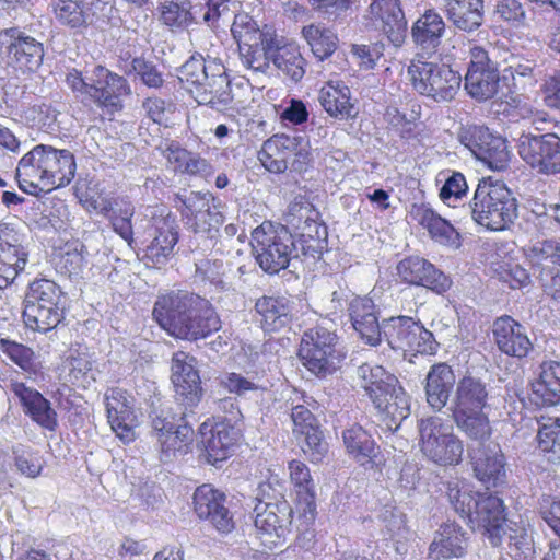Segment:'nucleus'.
Returning <instances> with one entry per match:
<instances>
[{
    "mask_svg": "<svg viewBox=\"0 0 560 560\" xmlns=\"http://www.w3.org/2000/svg\"><path fill=\"white\" fill-rule=\"evenodd\" d=\"M153 317L168 335L186 340L207 338L221 322L210 302L187 291H172L158 298Z\"/></svg>",
    "mask_w": 560,
    "mask_h": 560,
    "instance_id": "obj_1",
    "label": "nucleus"
},
{
    "mask_svg": "<svg viewBox=\"0 0 560 560\" xmlns=\"http://www.w3.org/2000/svg\"><path fill=\"white\" fill-rule=\"evenodd\" d=\"M77 168L75 155L70 150L36 144L19 160L15 179L21 190L37 196L67 187Z\"/></svg>",
    "mask_w": 560,
    "mask_h": 560,
    "instance_id": "obj_2",
    "label": "nucleus"
},
{
    "mask_svg": "<svg viewBox=\"0 0 560 560\" xmlns=\"http://www.w3.org/2000/svg\"><path fill=\"white\" fill-rule=\"evenodd\" d=\"M179 80L200 105L223 112L232 102L225 68L217 58L190 57L179 70Z\"/></svg>",
    "mask_w": 560,
    "mask_h": 560,
    "instance_id": "obj_3",
    "label": "nucleus"
},
{
    "mask_svg": "<svg viewBox=\"0 0 560 560\" xmlns=\"http://www.w3.org/2000/svg\"><path fill=\"white\" fill-rule=\"evenodd\" d=\"M471 219L491 231L508 229L517 218V200L501 180L482 178L469 202Z\"/></svg>",
    "mask_w": 560,
    "mask_h": 560,
    "instance_id": "obj_4",
    "label": "nucleus"
},
{
    "mask_svg": "<svg viewBox=\"0 0 560 560\" xmlns=\"http://www.w3.org/2000/svg\"><path fill=\"white\" fill-rule=\"evenodd\" d=\"M469 524L474 528L482 529L493 546L500 545L503 537H506L510 544L514 545L517 549H523L530 544L528 529L523 522L517 524L510 521L508 524L503 500L498 495L490 493L478 494Z\"/></svg>",
    "mask_w": 560,
    "mask_h": 560,
    "instance_id": "obj_5",
    "label": "nucleus"
},
{
    "mask_svg": "<svg viewBox=\"0 0 560 560\" xmlns=\"http://www.w3.org/2000/svg\"><path fill=\"white\" fill-rule=\"evenodd\" d=\"M417 428L418 447L428 462L442 467L455 466L462 462L464 444L448 420L430 416L421 418Z\"/></svg>",
    "mask_w": 560,
    "mask_h": 560,
    "instance_id": "obj_6",
    "label": "nucleus"
},
{
    "mask_svg": "<svg viewBox=\"0 0 560 560\" xmlns=\"http://www.w3.org/2000/svg\"><path fill=\"white\" fill-rule=\"evenodd\" d=\"M68 86L83 100L93 101L112 112L121 108V97L131 93L127 80L108 69L96 66L91 73L82 77L75 69L68 72Z\"/></svg>",
    "mask_w": 560,
    "mask_h": 560,
    "instance_id": "obj_7",
    "label": "nucleus"
},
{
    "mask_svg": "<svg viewBox=\"0 0 560 560\" xmlns=\"http://www.w3.org/2000/svg\"><path fill=\"white\" fill-rule=\"evenodd\" d=\"M412 89L435 102H448L459 91L462 77L445 63L415 58L407 68Z\"/></svg>",
    "mask_w": 560,
    "mask_h": 560,
    "instance_id": "obj_8",
    "label": "nucleus"
},
{
    "mask_svg": "<svg viewBox=\"0 0 560 560\" xmlns=\"http://www.w3.org/2000/svg\"><path fill=\"white\" fill-rule=\"evenodd\" d=\"M337 340L336 334L323 326L304 331L299 350L303 365L319 377L332 374L345 358Z\"/></svg>",
    "mask_w": 560,
    "mask_h": 560,
    "instance_id": "obj_9",
    "label": "nucleus"
},
{
    "mask_svg": "<svg viewBox=\"0 0 560 560\" xmlns=\"http://www.w3.org/2000/svg\"><path fill=\"white\" fill-rule=\"evenodd\" d=\"M250 244L258 265L269 273L288 267L294 249L291 233L284 226L275 228L269 222L253 231Z\"/></svg>",
    "mask_w": 560,
    "mask_h": 560,
    "instance_id": "obj_10",
    "label": "nucleus"
},
{
    "mask_svg": "<svg viewBox=\"0 0 560 560\" xmlns=\"http://www.w3.org/2000/svg\"><path fill=\"white\" fill-rule=\"evenodd\" d=\"M404 354H434L439 347L433 334L409 316H393L383 320L382 341Z\"/></svg>",
    "mask_w": 560,
    "mask_h": 560,
    "instance_id": "obj_11",
    "label": "nucleus"
},
{
    "mask_svg": "<svg viewBox=\"0 0 560 560\" xmlns=\"http://www.w3.org/2000/svg\"><path fill=\"white\" fill-rule=\"evenodd\" d=\"M310 156L308 140L302 136L275 135L266 140L258 152L262 166L271 173H283L289 161L305 164Z\"/></svg>",
    "mask_w": 560,
    "mask_h": 560,
    "instance_id": "obj_12",
    "label": "nucleus"
},
{
    "mask_svg": "<svg viewBox=\"0 0 560 560\" xmlns=\"http://www.w3.org/2000/svg\"><path fill=\"white\" fill-rule=\"evenodd\" d=\"M460 142L471 153L493 171H503L510 162V151L505 140L495 136L487 127L468 126L459 135Z\"/></svg>",
    "mask_w": 560,
    "mask_h": 560,
    "instance_id": "obj_13",
    "label": "nucleus"
},
{
    "mask_svg": "<svg viewBox=\"0 0 560 560\" xmlns=\"http://www.w3.org/2000/svg\"><path fill=\"white\" fill-rule=\"evenodd\" d=\"M144 215L150 218V235L153 236L145 256L155 266L164 265L178 242L176 218L164 207H148Z\"/></svg>",
    "mask_w": 560,
    "mask_h": 560,
    "instance_id": "obj_14",
    "label": "nucleus"
},
{
    "mask_svg": "<svg viewBox=\"0 0 560 560\" xmlns=\"http://www.w3.org/2000/svg\"><path fill=\"white\" fill-rule=\"evenodd\" d=\"M469 55L464 84L467 93L478 101L492 98L499 88V62L492 61L489 52L477 45L470 48Z\"/></svg>",
    "mask_w": 560,
    "mask_h": 560,
    "instance_id": "obj_15",
    "label": "nucleus"
},
{
    "mask_svg": "<svg viewBox=\"0 0 560 560\" xmlns=\"http://www.w3.org/2000/svg\"><path fill=\"white\" fill-rule=\"evenodd\" d=\"M518 154L539 173H560V138L555 133L522 135L518 140Z\"/></svg>",
    "mask_w": 560,
    "mask_h": 560,
    "instance_id": "obj_16",
    "label": "nucleus"
},
{
    "mask_svg": "<svg viewBox=\"0 0 560 560\" xmlns=\"http://www.w3.org/2000/svg\"><path fill=\"white\" fill-rule=\"evenodd\" d=\"M0 54L9 65L22 71H34L43 62L42 43L12 27L0 32Z\"/></svg>",
    "mask_w": 560,
    "mask_h": 560,
    "instance_id": "obj_17",
    "label": "nucleus"
},
{
    "mask_svg": "<svg viewBox=\"0 0 560 560\" xmlns=\"http://www.w3.org/2000/svg\"><path fill=\"white\" fill-rule=\"evenodd\" d=\"M255 527L262 544L268 548L277 547L289 533L292 522V509L285 502L271 503L259 501L255 506Z\"/></svg>",
    "mask_w": 560,
    "mask_h": 560,
    "instance_id": "obj_18",
    "label": "nucleus"
},
{
    "mask_svg": "<svg viewBox=\"0 0 560 560\" xmlns=\"http://www.w3.org/2000/svg\"><path fill=\"white\" fill-rule=\"evenodd\" d=\"M24 236L10 223H0V289H5L26 265Z\"/></svg>",
    "mask_w": 560,
    "mask_h": 560,
    "instance_id": "obj_19",
    "label": "nucleus"
},
{
    "mask_svg": "<svg viewBox=\"0 0 560 560\" xmlns=\"http://www.w3.org/2000/svg\"><path fill=\"white\" fill-rule=\"evenodd\" d=\"M108 423L116 436L124 443L135 441V429L139 424L135 399L126 390L112 388L105 396Z\"/></svg>",
    "mask_w": 560,
    "mask_h": 560,
    "instance_id": "obj_20",
    "label": "nucleus"
},
{
    "mask_svg": "<svg viewBox=\"0 0 560 560\" xmlns=\"http://www.w3.org/2000/svg\"><path fill=\"white\" fill-rule=\"evenodd\" d=\"M210 194L191 191L183 199L182 211L186 225L196 234H208L212 240L213 232L223 223L221 211L212 205Z\"/></svg>",
    "mask_w": 560,
    "mask_h": 560,
    "instance_id": "obj_21",
    "label": "nucleus"
},
{
    "mask_svg": "<svg viewBox=\"0 0 560 560\" xmlns=\"http://www.w3.org/2000/svg\"><path fill=\"white\" fill-rule=\"evenodd\" d=\"M399 279L411 285L424 287L438 294L446 292L452 281L433 264L420 256H409L396 266Z\"/></svg>",
    "mask_w": 560,
    "mask_h": 560,
    "instance_id": "obj_22",
    "label": "nucleus"
},
{
    "mask_svg": "<svg viewBox=\"0 0 560 560\" xmlns=\"http://www.w3.org/2000/svg\"><path fill=\"white\" fill-rule=\"evenodd\" d=\"M237 431L224 421L206 420L199 428V444L207 462L214 465L226 459L237 441Z\"/></svg>",
    "mask_w": 560,
    "mask_h": 560,
    "instance_id": "obj_23",
    "label": "nucleus"
},
{
    "mask_svg": "<svg viewBox=\"0 0 560 560\" xmlns=\"http://www.w3.org/2000/svg\"><path fill=\"white\" fill-rule=\"evenodd\" d=\"M366 18L395 47L401 46L405 42L407 22L398 0H373Z\"/></svg>",
    "mask_w": 560,
    "mask_h": 560,
    "instance_id": "obj_24",
    "label": "nucleus"
},
{
    "mask_svg": "<svg viewBox=\"0 0 560 560\" xmlns=\"http://www.w3.org/2000/svg\"><path fill=\"white\" fill-rule=\"evenodd\" d=\"M224 502L225 494L211 485H202L194 493V508L199 518L208 520L221 533H229L234 522Z\"/></svg>",
    "mask_w": 560,
    "mask_h": 560,
    "instance_id": "obj_25",
    "label": "nucleus"
},
{
    "mask_svg": "<svg viewBox=\"0 0 560 560\" xmlns=\"http://www.w3.org/2000/svg\"><path fill=\"white\" fill-rule=\"evenodd\" d=\"M171 380L176 394L187 406H196L201 398L200 376L196 369V359L184 352L173 354Z\"/></svg>",
    "mask_w": 560,
    "mask_h": 560,
    "instance_id": "obj_26",
    "label": "nucleus"
},
{
    "mask_svg": "<svg viewBox=\"0 0 560 560\" xmlns=\"http://www.w3.org/2000/svg\"><path fill=\"white\" fill-rule=\"evenodd\" d=\"M492 332L499 350L506 355L522 359L533 349L525 327L510 316L497 318Z\"/></svg>",
    "mask_w": 560,
    "mask_h": 560,
    "instance_id": "obj_27",
    "label": "nucleus"
},
{
    "mask_svg": "<svg viewBox=\"0 0 560 560\" xmlns=\"http://www.w3.org/2000/svg\"><path fill=\"white\" fill-rule=\"evenodd\" d=\"M353 328L370 346L382 342L383 322L378 323L375 305L368 296H352L348 305Z\"/></svg>",
    "mask_w": 560,
    "mask_h": 560,
    "instance_id": "obj_28",
    "label": "nucleus"
},
{
    "mask_svg": "<svg viewBox=\"0 0 560 560\" xmlns=\"http://www.w3.org/2000/svg\"><path fill=\"white\" fill-rule=\"evenodd\" d=\"M373 405L389 431H396L410 415L409 397L399 382L381 395H373Z\"/></svg>",
    "mask_w": 560,
    "mask_h": 560,
    "instance_id": "obj_29",
    "label": "nucleus"
},
{
    "mask_svg": "<svg viewBox=\"0 0 560 560\" xmlns=\"http://www.w3.org/2000/svg\"><path fill=\"white\" fill-rule=\"evenodd\" d=\"M11 389L20 399L24 411L42 428L55 431L58 425L57 412L39 392L27 387L21 382L11 384Z\"/></svg>",
    "mask_w": 560,
    "mask_h": 560,
    "instance_id": "obj_30",
    "label": "nucleus"
},
{
    "mask_svg": "<svg viewBox=\"0 0 560 560\" xmlns=\"http://www.w3.org/2000/svg\"><path fill=\"white\" fill-rule=\"evenodd\" d=\"M476 478L487 488L505 482V458L498 444H489L479 448L472 457Z\"/></svg>",
    "mask_w": 560,
    "mask_h": 560,
    "instance_id": "obj_31",
    "label": "nucleus"
},
{
    "mask_svg": "<svg viewBox=\"0 0 560 560\" xmlns=\"http://www.w3.org/2000/svg\"><path fill=\"white\" fill-rule=\"evenodd\" d=\"M58 22L70 28H83L94 23L96 11L105 5L101 0H51Z\"/></svg>",
    "mask_w": 560,
    "mask_h": 560,
    "instance_id": "obj_32",
    "label": "nucleus"
},
{
    "mask_svg": "<svg viewBox=\"0 0 560 560\" xmlns=\"http://www.w3.org/2000/svg\"><path fill=\"white\" fill-rule=\"evenodd\" d=\"M467 536L463 528L455 523H444L435 533L429 547L431 560H447L462 558L467 549Z\"/></svg>",
    "mask_w": 560,
    "mask_h": 560,
    "instance_id": "obj_33",
    "label": "nucleus"
},
{
    "mask_svg": "<svg viewBox=\"0 0 560 560\" xmlns=\"http://www.w3.org/2000/svg\"><path fill=\"white\" fill-rule=\"evenodd\" d=\"M231 33L238 49L258 44H262L266 49L276 46L275 32L267 27L260 28L256 21L245 12L235 14Z\"/></svg>",
    "mask_w": 560,
    "mask_h": 560,
    "instance_id": "obj_34",
    "label": "nucleus"
},
{
    "mask_svg": "<svg viewBox=\"0 0 560 560\" xmlns=\"http://www.w3.org/2000/svg\"><path fill=\"white\" fill-rule=\"evenodd\" d=\"M440 5L455 27L471 32L483 21V0H440Z\"/></svg>",
    "mask_w": 560,
    "mask_h": 560,
    "instance_id": "obj_35",
    "label": "nucleus"
},
{
    "mask_svg": "<svg viewBox=\"0 0 560 560\" xmlns=\"http://www.w3.org/2000/svg\"><path fill=\"white\" fill-rule=\"evenodd\" d=\"M411 215L435 242L445 246L457 247L459 245V233L431 208L424 205L413 206Z\"/></svg>",
    "mask_w": 560,
    "mask_h": 560,
    "instance_id": "obj_36",
    "label": "nucleus"
},
{
    "mask_svg": "<svg viewBox=\"0 0 560 560\" xmlns=\"http://www.w3.org/2000/svg\"><path fill=\"white\" fill-rule=\"evenodd\" d=\"M489 393L487 385L472 376L463 377L456 386L453 398V413L474 410H487Z\"/></svg>",
    "mask_w": 560,
    "mask_h": 560,
    "instance_id": "obj_37",
    "label": "nucleus"
},
{
    "mask_svg": "<svg viewBox=\"0 0 560 560\" xmlns=\"http://www.w3.org/2000/svg\"><path fill=\"white\" fill-rule=\"evenodd\" d=\"M455 385V374L445 363L433 365L427 376L425 395L428 404L434 410L446 406Z\"/></svg>",
    "mask_w": 560,
    "mask_h": 560,
    "instance_id": "obj_38",
    "label": "nucleus"
},
{
    "mask_svg": "<svg viewBox=\"0 0 560 560\" xmlns=\"http://www.w3.org/2000/svg\"><path fill=\"white\" fill-rule=\"evenodd\" d=\"M318 101L331 117L347 118L352 115L350 89L339 80L328 81L319 90Z\"/></svg>",
    "mask_w": 560,
    "mask_h": 560,
    "instance_id": "obj_39",
    "label": "nucleus"
},
{
    "mask_svg": "<svg viewBox=\"0 0 560 560\" xmlns=\"http://www.w3.org/2000/svg\"><path fill=\"white\" fill-rule=\"evenodd\" d=\"M525 256L544 280V273L551 275L555 267L560 266V243L556 240L536 241L525 249Z\"/></svg>",
    "mask_w": 560,
    "mask_h": 560,
    "instance_id": "obj_40",
    "label": "nucleus"
},
{
    "mask_svg": "<svg viewBox=\"0 0 560 560\" xmlns=\"http://www.w3.org/2000/svg\"><path fill=\"white\" fill-rule=\"evenodd\" d=\"M271 61L278 70L294 82L300 81L305 74L306 61L295 43L279 45L276 37Z\"/></svg>",
    "mask_w": 560,
    "mask_h": 560,
    "instance_id": "obj_41",
    "label": "nucleus"
},
{
    "mask_svg": "<svg viewBox=\"0 0 560 560\" xmlns=\"http://www.w3.org/2000/svg\"><path fill=\"white\" fill-rule=\"evenodd\" d=\"M255 307L261 317V327L267 331L279 330L289 322L291 307L284 296H262L257 300Z\"/></svg>",
    "mask_w": 560,
    "mask_h": 560,
    "instance_id": "obj_42",
    "label": "nucleus"
},
{
    "mask_svg": "<svg viewBox=\"0 0 560 560\" xmlns=\"http://www.w3.org/2000/svg\"><path fill=\"white\" fill-rule=\"evenodd\" d=\"M445 32L442 16L434 10H427L412 27V36L423 49L434 50Z\"/></svg>",
    "mask_w": 560,
    "mask_h": 560,
    "instance_id": "obj_43",
    "label": "nucleus"
},
{
    "mask_svg": "<svg viewBox=\"0 0 560 560\" xmlns=\"http://www.w3.org/2000/svg\"><path fill=\"white\" fill-rule=\"evenodd\" d=\"M343 444L348 454L360 465L374 462L377 447L371 435L360 425H352L343 434Z\"/></svg>",
    "mask_w": 560,
    "mask_h": 560,
    "instance_id": "obj_44",
    "label": "nucleus"
},
{
    "mask_svg": "<svg viewBox=\"0 0 560 560\" xmlns=\"http://www.w3.org/2000/svg\"><path fill=\"white\" fill-rule=\"evenodd\" d=\"M358 386L373 401V395H381L398 382L396 376L385 371L381 365L364 363L357 370Z\"/></svg>",
    "mask_w": 560,
    "mask_h": 560,
    "instance_id": "obj_45",
    "label": "nucleus"
},
{
    "mask_svg": "<svg viewBox=\"0 0 560 560\" xmlns=\"http://www.w3.org/2000/svg\"><path fill=\"white\" fill-rule=\"evenodd\" d=\"M533 393L545 404L560 401V362L546 361L540 365L539 376L533 383Z\"/></svg>",
    "mask_w": 560,
    "mask_h": 560,
    "instance_id": "obj_46",
    "label": "nucleus"
},
{
    "mask_svg": "<svg viewBox=\"0 0 560 560\" xmlns=\"http://www.w3.org/2000/svg\"><path fill=\"white\" fill-rule=\"evenodd\" d=\"M302 37L311 47L314 56L324 60L331 56L338 47L337 34L320 23H312L302 28Z\"/></svg>",
    "mask_w": 560,
    "mask_h": 560,
    "instance_id": "obj_47",
    "label": "nucleus"
},
{
    "mask_svg": "<svg viewBox=\"0 0 560 560\" xmlns=\"http://www.w3.org/2000/svg\"><path fill=\"white\" fill-rule=\"evenodd\" d=\"M317 213L306 201H295L289 206L287 223L295 228L301 236L313 238L320 236V230H325L317 222Z\"/></svg>",
    "mask_w": 560,
    "mask_h": 560,
    "instance_id": "obj_48",
    "label": "nucleus"
},
{
    "mask_svg": "<svg viewBox=\"0 0 560 560\" xmlns=\"http://www.w3.org/2000/svg\"><path fill=\"white\" fill-rule=\"evenodd\" d=\"M453 416L457 428L469 439L485 442L491 436L492 428L486 410L455 412Z\"/></svg>",
    "mask_w": 560,
    "mask_h": 560,
    "instance_id": "obj_49",
    "label": "nucleus"
},
{
    "mask_svg": "<svg viewBox=\"0 0 560 560\" xmlns=\"http://www.w3.org/2000/svg\"><path fill=\"white\" fill-rule=\"evenodd\" d=\"M12 459L15 471L30 479L39 477L46 464L39 451L24 444L12 446Z\"/></svg>",
    "mask_w": 560,
    "mask_h": 560,
    "instance_id": "obj_50",
    "label": "nucleus"
},
{
    "mask_svg": "<svg viewBox=\"0 0 560 560\" xmlns=\"http://www.w3.org/2000/svg\"><path fill=\"white\" fill-rule=\"evenodd\" d=\"M61 317V310L24 303L23 319L26 327L32 330L49 331L60 323Z\"/></svg>",
    "mask_w": 560,
    "mask_h": 560,
    "instance_id": "obj_51",
    "label": "nucleus"
},
{
    "mask_svg": "<svg viewBox=\"0 0 560 560\" xmlns=\"http://www.w3.org/2000/svg\"><path fill=\"white\" fill-rule=\"evenodd\" d=\"M498 62V67H502L503 80L511 79L515 88L525 85L526 83L533 84L535 82L533 78L534 63L532 61L505 51L502 60Z\"/></svg>",
    "mask_w": 560,
    "mask_h": 560,
    "instance_id": "obj_52",
    "label": "nucleus"
},
{
    "mask_svg": "<svg viewBox=\"0 0 560 560\" xmlns=\"http://www.w3.org/2000/svg\"><path fill=\"white\" fill-rule=\"evenodd\" d=\"M70 381L82 387H88L95 381V360L88 350H74L69 355Z\"/></svg>",
    "mask_w": 560,
    "mask_h": 560,
    "instance_id": "obj_53",
    "label": "nucleus"
},
{
    "mask_svg": "<svg viewBox=\"0 0 560 560\" xmlns=\"http://www.w3.org/2000/svg\"><path fill=\"white\" fill-rule=\"evenodd\" d=\"M228 267V264L219 259H202L196 264V277L219 290L230 291V288H236L240 283L226 280Z\"/></svg>",
    "mask_w": 560,
    "mask_h": 560,
    "instance_id": "obj_54",
    "label": "nucleus"
},
{
    "mask_svg": "<svg viewBox=\"0 0 560 560\" xmlns=\"http://www.w3.org/2000/svg\"><path fill=\"white\" fill-rule=\"evenodd\" d=\"M479 493H474L471 486L465 480H453L447 485V497L454 510L462 517L469 518L475 510Z\"/></svg>",
    "mask_w": 560,
    "mask_h": 560,
    "instance_id": "obj_55",
    "label": "nucleus"
},
{
    "mask_svg": "<svg viewBox=\"0 0 560 560\" xmlns=\"http://www.w3.org/2000/svg\"><path fill=\"white\" fill-rule=\"evenodd\" d=\"M538 446L542 452L552 453V459L560 460V417L540 416L538 420Z\"/></svg>",
    "mask_w": 560,
    "mask_h": 560,
    "instance_id": "obj_56",
    "label": "nucleus"
},
{
    "mask_svg": "<svg viewBox=\"0 0 560 560\" xmlns=\"http://www.w3.org/2000/svg\"><path fill=\"white\" fill-rule=\"evenodd\" d=\"M61 291L54 281L40 279L32 282L24 303L60 310L58 306Z\"/></svg>",
    "mask_w": 560,
    "mask_h": 560,
    "instance_id": "obj_57",
    "label": "nucleus"
},
{
    "mask_svg": "<svg viewBox=\"0 0 560 560\" xmlns=\"http://www.w3.org/2000/svg\"><path fill=\"white\" fill-rule=\"evenodd\" d=\"M161 451L165 457H171L177 452L185 453L192 440V430L188 425H178L174 430L159 433L156 436Z\"/></svg>",
    "mask_w": 560,
    "mask_h": 560,
    "instance_id": "obj_58",
    "label": "nucleus"
},
{
    "mask_svg": "<svg viewBox=\"0 0 560 560\" xmlns=\"http://www.w3.org/2000/svg\"><path fill=\"white\" fill-rule=\"evenodd\" d=\"M438 180L444 183L440 189V198L448 206L452 201L462 199L468 191L466 178L459 172H442L439 174Z\"/></svg>",
    "mask_w": 560,
    "mask_h": 560,
    "instance_id": "obj_59",
    "label": "nucleus"
},
{
    "mask_svg": "<svg viewBox=\"0 0 560 560\" xmlns=\"http://www.w3.org/2000/svg\"><path fill=\"white\" fill-rule=\"evenodd\" d=\"M191 4L188 0L165 2L162 5L161 19L170 27H186L192 21Z\"/></svg>",
    "mask_w": 560,
    "mask_h": 560,
    "instance_id": "obj_60",
    "label": "nucleus"
},
{
    "mask_svg": "<svg viewBox=\"0 0 560 560\" xmlns=\"http://www.w3.org/2000/svg\"><path fill=\"white\" fill-rule=\"evenodd\" d=\"M289 476L296 493L306 501L315 495V483L308 467L300 460H291L288 465Z\"/></svg>",
    "mask_w": 560,
    "mask_h": 560,
    "instance_id": "obj_61",
    "label": "nucleus"
},
{
    "mask_svg": "<svg viewBox=\"0 0 560 560\" xmlns=\"http://www.w3.org/2000/svg\"><path fill=\"white\" fill-rule=\"evenodd\" d=\"M242 63L255 72L265 73L270 68L273 48L266 49L262 44L238 49Z\"/></svg>",
    "mask_w": 560,
    "mask_h": 560,
    "instance_id": "obj_62",
    "label": "nucleus"
},
{
    "mask_svg": "<svg viewBox=\"0 0 560 560\" xmlns=\"http://www.w3.org/2000/svg\"><path fill=\"white\" fill-rule=\"evenodd\" d=\"M300 438H303V440L300 441L302 451L313 462H319L327 453L328 446L323 439V433L318 424L312 428V430H306L299 434L298 439Z\"/></svg>",
    "mask_w": 560,
    "mask_h": 560,
    "instance_id": "obj_63",
    "label": "nucleus"
},
{
    "mask_svg": "<svg viewBox=\"0 0 560 560\" xmlns=\"http://www.w3.org/2000/svg\"><path fill=\"white\" fill-rule=\"evenodd\" d=\"M0 350L24 371L34 370V352L28 347L8 339L0 340Z\"/></svg>",
    "mask_w": 560,
    "mask_h": 560,
    "instance_id": "obj_64",
    "label": "nucleus"
}]
</instances>
